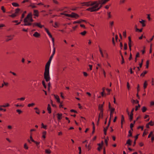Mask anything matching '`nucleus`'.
Here are the masks:
<instances>
[{
    "instance_id": "nucleus-1",
    "label": "nucleus",
    "mask_w": 154,
    "mask_h": 154,
    "mask_svg": "<svg viewBox=\"0 0 154 154\" xmlns=\"http://www.w3.org/2000/svg\"><path fill=\"white\" fill-rule=\"evenodd\" d=\"M55 47H54L53 54L50 57L49 60L46 63L45 67L44 77V78L45 79V81L47 82L49 81L50 79L49 74V67L51 60L55 53Z\"/></svg>"
},
{
    "instance_id": "nucleus-2",
    "label": "nucleus",
    "mask_w": 154,
    "mask_h": 154,
    "mask_svg": "<svg viewBox=\"0 0 154 154\" xmlns=\"http://www.w3.org/2000/svg\"><path fill=\"white\" fill-rule=\"evenodd\" d=\"M55 47H54L53 54L50 57L49 60L46 63L45 67L44 77V78L45 79V81L47 82L49 81L50 79L49 74V67L51 60L55 53Z\"/></svg>"
},
{
    "instance_id": "nucleus-3",
    "label": "nucleus",
    "mask_w": 154,
    "mask_h": 154,
    "mask_svg": "<svg viewBox=\"0 0 154 154\" xmlns=\"http://www.w3.org/2000/svg\"><path fill=\"white\" fill-rule=\"evenodd\" d=\"M103 0H98L95 1L94 5L86 9V11L91 12H95L100 9L103 4H102L101 2Z\"/></svg>"
},
{
    "instance_id": "nucleus-4",
    "label": "nucleus",
    "mask_w": 154,
    "mask_h": 154,
    "mask_svg": "<svg viewBox=\"0 0 154 154\" xmlns=\"http://www.w3.org/2000/svg\"><path fill=\"white\" fill-rule=\"evenodd\" d=\"M32 12H30L28 14L26 17L23 20L24 24L23 25L24 26H29L28 25L26 24L29 23H31L34 21L32 18Z\"/></svg>"
},
{
    "instance_id": "nucleus-5",
    "label": "nucleus",
    "mask_w": 154,
    "mask_h": 154,
    "mask_svg": "<svg viewBox=\"0 0 154 154\" xmlns=\"http://www.w3.org/2000/svg\"><path fill=\"white\" fill-rule=\"evenodd\" d=\"M60 14L61 15H64L66 16L70 17L72 18H75L76 19L79 17V15L78 14L74 12H72L71 14H66L64 13H60Z\"/></svg>"
},
{
    "instance_id": "nucleus-6",
    "label": "nucleus",
    "mask_w": 154,
    "mask_h": 154,
    "mask_svg": "<svg viewBox=\"0 0 154 154\" xmlns=\"http://www.w3.org/2000/svg\"><path fill=\"white\" fill-rule=\"evenodd\" d=\"M29 26L32 25L33 27H35V26H37L40 28H42L44 26V25H42L40 23H29L26 24Z\"/></svg>"
},
{
    "instance_id": "nucleus-7",
    "label": "nucleus",
    "mask_w": 154,
    "mask_h": 154,
    "mask_svg": "<svg viewBox=\"0 0 154 154\" xmlns=\"http://www.w3.org/2000/svg\"><path fill=\"white\" fill-rule=\"evenodd\" d=\"M20 11V9L19 8H17L15 10V12L14 13L12 14L11 15H9V16L12 17L14 18L15 17L19 15V13Z\"/></svg>"
},
{
    "instance_id": "nucleus-8",
    "label": "nucleus",
    "mask_w": 154,
    "mask_h": 154,
    "mask_svg": "<svg viewBox=\"0 0 154 154\" xmlns=\"http://www.w3.org/2000/svg\"><path fill=\"white\" fill-rule=\"evenodd\" d=\"M98 110L100 111V112L99 114V115L100 116L101 115V118H103V105H101L100 104H99L98 106Z\"/></svg>"
},
{
    "instance_id": "nucleus-9",
    "label": "nucleus",
    "mask_w": 154,
    "mask_h": 154,
    "mask_svg": "<svg viewBox=\"0 0 154 154\" xmlns=\"http://www.w3.org/2000/svg\"><path fill=\"white\" fill-rule=\"evenodd\" d=\"M95 1H89L88 2H85L86 4V6L87 7H89V6H93L94 5V4H96L95 3Z\"/></svg>"
},
{
    "instance_id": "nucleus-10",
    "label": "nucleus",
    "mask_w": 154,
    "mask_h": 154,
    "mask_svg": "<svg viewBox=\"0 0 154 154\" xmlns=\"http://www.w3.org/2000/svg\"><path fill=\"white\" fill-rule=\"evenodd\" d=\"M128 45H129V50L131 51V47L132 46L131 45V38L130 36H129L128 37Z\"/></svg>"
},
{
    "instance_id": "nucleus-11",
    "label": "nucleus",
    "mask_w": 154,
    "mask_h": 154,
    "mask_svg": "<svg viewBox=\"0 0 154 154\" xmlns=\"http://www.w3.org/2000/svg\"><path fill=\"white\" fill-rule=\"evenodd\" d=\"M33 15L37 17L39 16V12L38 10H34L33 11Z\"/></svg>"
},
{
    "instance_id": "nucleus-12",
    "label": "nucleus",
    "mask_w": 154,
    "mask_h": 154,
    "mask_svg": "<svg viewBox=\"0 0 154 154\" xmlns=\"http://www.w3.org/2000/svg\"><path fill=\"white\" fill-rule=\"evenodd\" d=\"M33 36L35 38H38L40 37L41 35L39 33L36 32L33 34Z\"/></svg>"
},
{
    "instance_id": "nucleus-13",
    "label": "nucleus",
    "mask_w": 154,
    "mask_h": 154,
    "mask_svg": "<svg viewBox=\"0 0 154 154\" xmlns=\"http://www.w3.org/2000/svg\"><path fill=\"white\" fill-rule=\"evenodd\" d=\"M82 22H86V21L85 20H82V19H80L79 20H78L77 21H74L73 23L74 24H75L77 23H81Z\"/></svg>"
},
{
    "instance_id": "nucleus-14",
    "label": "nucleus",
    "mask_w": 154,
    "mask_h": 154,
    "mask_svg": "<svg viewBox=\"0 0 154 154\" xmlns=\"http://www.w3.org/2000/svg\"><path fill=\"white\" fill-rule=\"evenodd\" d=\"M57 119L60 121L61 120L62 118V113H58L57 114Z\"/></svg>"
},
{
    "instance_id": "nucleus-15",
    "label": "nucleus",
    "mask_w": 154,
    "mask_h": 154,
    "mask_svg": "<svg viewBox=\"0 0 154 154\" xmlns=\"http://www.w3.org/2000/svg\"><path fill=\"white\" fill-rule=\"evenodd\" d=\"M32 84L34 86H36L37 85H38V83L37 81L36 80H33L32 82Z\"/></svg>"
},
{
    "instance_id": "nucleus-16",
    "label": "nucleus",
    "mask_w": 154,
    "mask_h": 154,
    "mask_svg": "<svg viewBox=\"0 0 154 154\" xmlns=\"http://www.w3.org/2000/svg\"><path fill=\"white\" fill-rule=\"evenodd\" d=\"M145 20H142L141 21H140L139 22L142 24V26L143 27H144L146 26V24L145 23Z\"/></svg>"
},
{
    "instance_id": "nucleus-17",
    "label": "nucleus",
    "mask_w": 154,
    "mask_h": 154,
    "mask_svg": "<svg viewBox=\"0 0 154 154\" xmlns=\"http://www.w3.org/2000/svg\"><path fill=\"white\" fill-rule=\"evenodd\" d=\"M47 110L49 113L50 114L51 112V106L49 104H48L47 107Z\"/></svg>"
},
{
    "instance_id": "nucleus-18",
    "label": "nucleus",
    "mask_w": 154,
    "mask_h": 154,
    "mask_svg": "<svg viewBox=\"0 0 154 154\" xmlns=\"http://www.w3.org/2000/svg\"><path fill=\"white\" fill-rule=\"evenodd\" d=\"M54 97L57 100V103H60V99L59 96L57 95H54Z\"/></svg>"
},
{
    "instance_id": "nucleus-19",
    "label": "nucleus",
    "mask_w": 154,
    "mask_h": 154,
    "mask_svg": "<svg viewBox=\"0 0 154 154\" xmlns=\"http://www.w3.org/2000/svg\"><path fill=\"white\" fill-rule=\"evenodd\" d=\"M143 59H142L141 60V62L140 63H139V67H137V68L138 69V71H140V68H141L142 66L143 63Z\"/></svg>"
},
{
    "instance_id": "nucleus-20",
    "label": "nucleus",
    "mask_w": 154,
    "mask_h": 154,
    "mask_svg": "<svg viewBox=\"0 0 154 154\" xmlns=\"http://www.w3.org/2000/svg\"><path fill=\"white\" fill-rule=\"evenodd\" d=\"M115 110V109L113 108H111L110 110V117H112V115L113 113L114 112V111Z\"/></svg>"
},
{
    "instance_id": "nucleus-21",
    "label": "nucleus",
    "mask_w": 154,
    "mask_h": 154,
    "mask_svg": "<svg viewBox=\"0 0 154 154\" xmlns=\"http://www.w3.org/2000/svg\"><path fill=\"white\" fill-rule=\"evenodd\" d=\"M131 140L130 139H129L127 140L126 144H128V145L131 146Z\"/></svg>"
},
{
    "instance_id": "nucleus-22",
    "label": "nucleus",
    "mask_w": 154,
    "mask_h": 154,
    "mask_svg": "<svg viewBox=\"0 0 154 154\" xmlns=\"http://www.w3.org/2000/svg\"><path fill=\"white\" fill-rule=\"evenodd\" d=\"M10 106V104L8 103H7L5 104V105H0L1 107H9Z\"/></svg>"
},
{
    "instance_id": "nucleus-23",
    "label": "nucleus",
    "mask_w": 154,
    "mask_h": 154,
    "mask_svg": "<svg viewBox=\"0 0 154 154\" xmlns=\"http://www.w3.org/2000/svg\"><path fill=\"white\" fill-rule=\"evenodd\" d=\"M147 85L148 84L146 81H145L143 84V88L144 89H145L146 88Z\"/></svg>"
},
{
    "instance_id": "nucleus-24",
    "label": "nucleus",
    "mask_w": 154,
    "mask_h": 154,
    "mask_svg": "<svg viewBox=\"0 0 154 154\" xmlns=\"http://www.w3.org/2000/svg\"><path fill=\"white\" fill-rule=\"evenodd\" d=\"M34 109L36 110L35 112L38 114H40V110L37 107H35Z\"/></svg>"
},
{
    "instance_id": "nucleus-25",
    "label": "nucleus",
    "mask_w": 154,
    "mask_h": 154,
    "mask_svg": "<svg viewBox=\"0 0 154 154\" xmlns=\"http://www.w3.org/2000/svg\"><path fill=\"white\" fill-rule=\"evenodd\" d=\"M42 137L44 139H45L46 137V131H44L42 133Z\"/></svg>"
},
{
    "instance_id": "nucleus-26",
    "label": "nucleus",
    "mask_w": 154,
    "mask_h": 154,
    "mask_svg": "<svg viewBox=\"0 0 154 154\" xmlns=\"http://www.w3.org/2000/svg\"><path fill=\"white\" fill-rule=\"evenodd\" d=\"M147 73V71H145L141 73V74L140 75V76H142L143 77Z\"/></svg>"
},
{
    "instance_id": "nucleus-27",
    "label": "nucleus",
    "mask_w": 154,
    "mask_h": 154,
    "mask_svg": "<svg viewBox=\"0 0 154 154\" xmlns=\"http://www.w3.org/2000/svg\"><path fill=\"white\" fill-rule=\"evenodd\" d=\"M12 5L14 7H19V5L17 3L13 2L12 3Z\"/></svg>"
},
{
    "instance_id": "nucleus-28",
    "label": "nucleus",
    "mask_w": 154,
    "mask_h": 154,
    "mask_svg": "<svg viewBox=\"0 0 154 154\" xmlns=\"http://www.w3.org/2000/svg\"><path fill=\"white\" fill-rule=\"evenodd\" d=\"M99 51H100V54L101 55V56L102 57H104V55H103V52L102 51V49L99 46Z\"/></svg>"
},
{
    "instance_id": "nucleus-29",
    "label": "nucleus",
    "mask_w": 154,
    "mask_h": 154,
    "mask_svg": "<svg viewBox=\"0 0 154 154\" xmlns=\"http://www.w3.org/2000/svg\"><path fill=\"white\" fill-rule=\"evenodd\" d=\"M85 147L86 148L88 149V150H90L91 148V147L90 146V145L89 144L88 145H87V144H86L85 145Z\"/></svg>"
},
{
    "instance_id": "nucleus-30",
    "label": "nucleus",
    "mask_w": 154,
    "mask_h": 154,
    "mask_svg": "<svg viewBox=\"0 0 154 154\" xmlns=\"http://www.w3.org/2000/svg\"><path fill=\"white\" fill-rule=\"evenodd\" d=\"M142 110L143 112H144L147 110V108L146 107L144 106L142 108Z\"/></svg>"
},
{
    "instance_id": "nucleus-31",
    "label": "nucleus",
    "mask_w": 154,
    "mask_h": 154,
    "mask_svg": "<svg viewBox=\"0 0 154 154\" xmlns=\"http://www.w3.org/2000/svg\"><path fill=\"white\" fill-rule=\"evenodd\" d=\"M45 152L46 153L50 154L51 153V151L50 149H47L45 150Z\"/></svg>"
},
{
    "instance_id": "nucleus-32",
    "label": "nucleus",
    "mask_w": 154,
    "mask_h": 154,
    "mask_svg": "<svg viewBox=\"0 0 154 154\" xmlns=\"http://www.w3.org/2000/svg\"><path fill=\"white\" fill-rule=\"evenodd\" d=\"M125 122L124 117L123 115L121 116V124H123V122Z\"/></svg>"
},
{
    "instance_id": "nucleus-33",
    "label": "nucleus",
    "mask_w": 154,
    "mask_h": 154,
    "mask_svg": "<svg viewBox=\"0 0 154 154\" xmlns=\"http://www.w3.org/2000/svg\"><path fill=\"white\" fill-rule=\"evenodd\" d=\"M24 148L26 149L27 150L29 149V147L27 146L26 143H25L24 145Z\"/></svg>"
},
{
    "instance_id": "nucleus-34",
    "label": "nucleus",
    "mask_w": 154,
    "mask_h": 154,
    "mask_svg": "<svg viewBox=\"0 0 154 154\" xmlns=\"http://www.w3.org/2000/svg\"><path fill=\"white\" fill-rule=\"evenodd\" d=\"M128 133H129V134H128V137H131L132 136V132L131 131V130H130L129 131Z\"/></svg>"
},
{
    "instance_id": "nucleus-35",
    "label": "nucleus",
    "mask_w": 154,
    "mask_h": 154,
    "mask_svg": "<svg viewBox=\"0 0 154 154\" xmlns=\"http://www.w3.org/2000/svg\"><path fill=\"white\" fill-rule=\"evenodd\" d=\"M7 37L10 38H9V39H8V38H6V41L7 42L9 41V40H11L12 39V38L11 35L8 36Z\"/></svg>"
},
{
    "instance_id": "nucleus-36",
    "label": "nucleus",
    "mask_w": 154,
    "mask_h": 154,
    "mask_svg": "<svg viewBox=\"0 0 154 154\" xmlns=\"http://www.w3.org/2000/svg\"><path fill=\"white\" fill-rule=\"evenodd\" d=\"M35 105V104L34 103H29L28 104L27 106L28 107H30L31 106H33Z\"/></svg>"
},
{
    "instance_id": "nucleus-37",
    "label": "nucleus",
    "mask_w": 154,
    "mask_h": 154,
    "mask_svg": "<svg viewBox=\"0 0 154 154\" xmlns=\"http://www.w3.org/2000/svg\"><path fill=\"white\" fill-rule=\"evenodd\" d=\"M148 124H149L151 126H152L154 125V122H152V121H151L148 123Z\"/></svg>"
},
{
    "instance_id": "nucleus-38",
    "label": "nucleus",
    "mask_w": 154,
    "mask_h": 154,
    "mask_svg": "<svg viewBox=\"0 0 154 154\" xmlns=\"http://www.w3.org/2000/svg\"><path fill=\"white\" fill-rule=\"evenodd\" d=\"M87 33L86 31H84L83 32H81L80 34L83 36H84Z\"/></svg>"
},
{
    "instance_id": "nucleus-39",
    "label": "nucleus",
    "mask_w": 154,
    "mask_h": 154,
    "mask_svg": "<svg viewBox=\"0 0 154 154\" xmlns=\"http://www.w3.org/2000/svg\"><path fill=\"white\" fill-rule=\"evenodd\" d=\"M133 115L132 114H130V116H129V119L130 121L131 122V121H132L133 119Z\"/></svg>"
},
{
    "instance_id": "nucleus-40",
    "label": "nucleus",
    "mask_w": 154,
    "mask_h": 154,
    "mask_svg": "<svg viewBox=\"0 0 154 154\" xmlns=\"http://www.w3.org/2000/svg\"><path fill=\"white\" fill-rule=\"evenodd\" d=\"M42 84L43 85V86L44 88L46 89V86L45 85V82L44 80H42Z\"/></svg>"
},
{
    "instance_id": "nucleus-41",
    "label": "nucleus",
    "mask_w": 154,
    "mask_h": 154,
    "mask_svg": "<svg viewBox=\"0 0 154 154\" xmlns=\"http://www.w3.org/2000/svg\"><path fill=\"white\" fill-rule=\"evenodd\" d=\"M149 65V60H147L146 61V68L147 69H148V68Z\"/></svg>"
},
{
    "instance_id": "nucleus-42",
    "label": "nucleus",
    "mask_w": 154,
    "mask_h": 154,
    "mask_svg": "<svg viewBox=\"0 0 154 154\" xmlns=\"http://www.w3.org/2000/svg\"><path fill=\"white\" fill-rule=\"evenodd\" d=\"M109 140V137H107V139H105V142L106 144V146H108V141L107 140Z\"/></svg>"
},
{
    "instance_id": "nucleus-43",
    "label": "nucleus",
    "mask_w": 154,
    "mask_h": 154,
    "mask_svg": "<svg viewBox=\"0 0 154 154\" xmlns=\"http://www.w3.org/2000/svg\"><path fill=\"white\" fill-rule=\"evenodd\" d=\"M16 112L18 113L19 114H21L23 112L20 109H17L16 110Z\"/></svg>"
},
{
    "instance_id": "nucleus-44",
    "label": "nucleus",
    "mask_w": 154,
    "mask_h": 154,
    "mask_svg": "<svg viewBox=\"0 0 154 154\" xmlns=\"http://www.w3.org/2000/svg\"><path fill=\"white\" fill-rule=\"evenodd\" d=\"M131 102L133 103H138L139 102V101L138 100H137L136 101H135V100L133 99H132L131 100Z\"/></svg>"
},
{
    "instance_id": "nucleus-45",
    "label": "nucleus",
    "mask_w": 154,
    "mask_h": 154,
    "mask_svg": "<svg viewBox=\"0 0 154 154\" xmlns=\"http://www.w3.org/2000/svg\"><path fill=\"white\" fill-rule=\"evenodd\" d=\"M121 57H122V61H121V64H122L125 63V61H124V58L123 56H122Z\"/></svg>"
},
{
    "instance_id": "nucleus-46",
    "label": "nucleus",
    "mask_w": 154,
    "mask_h": 154,
    "mask_svg": "<svg viewBox=\"0 0 154 154\" xmlns=\"http://www.w3.org/2000/svg\"><path fill=\"white\" fill-rule=\"evenodd\" d=\"M127 44L126 43H124V49L125 50H126L127 49Z\"/></svg>"
},
{
    "instance_id": "nucleus-47",
    "label": "nucleus",
    "mask_w": 154,
    "mask_h": 154,
    "mask_svg": "<svg viewBox=\"0 0 154 154\" xmlns=\"http://www.w3.org/2000/svg\"><path fill=\"white\" fill-rule=\"evenodd\" d=\"M41 125L42 126V127L45 129H46L47 128V126L46 125H44L43 123H42L41 124Z\"/></svg>"
},
{
    "instance_id": "nucleus-48",
    "label": "nucleus",
    "mask_w": 154,
    "mask_h": 154,
    "mask_svg": "<svg viewBox=\"0 0 154 154\" xmlns=\"http://www.w3.org/2000/svg\"><path fill=\"white\" fill-rule=\"evenodd\" d=\"M1 10L3 11V13L5 12V9L3 6H2L1 8Z\"/></svg>"
},
{
    "instance_id": "nucleus-49",
    "label": "nucleus",
    "mask_w": 154,
    "mask_h": 154,
    "mask_svg": "<svg viewBox=\"0 0 154 154\" xmlns=\"http://www.w3.org/2000/svg\"><path fill=\"white\" fill-rule=\"evenodd\" d=\"M33 142L35 143L36 144L37 146H38V145H39L40 143V142H37L35 140Z\"/></svg>"
},
{
    "instance_id": "nucleus-50",
    "label": "nucleus",
    "mask_w": 154,
    "mask_h": 154,
    "mask_svg": "<svg viewBox=\"0 0 154 154\" xmlns=\"http://www.w3.org/2000/svg\"><path fill=\"white\" fill-rule=\"evenodd\" d=\"M107 14L108 15V18H110L111 17V12H107Z\"/></svg>"
},
{
    "instance_id": "nucleus-51",
    "label": "nucleus",
    "mask_w": 154,
    "mask_h": 154,
    "mask_svg": "<svg viewBox=\"0 0 154 154\" xmlns=\"http://www.w3.org/2000/svg\"><path fill=\"white\" fill-rule=\"evenodd\" d=\"M140 106L139 104H138L137 106H135V111H137L138 110V108H140Z\"/></svg>"
},
{
    "instance_id": "nucleus-52",
    "label": "nucleus",
    "mask_w": 154,
    "mask_h": 154,
    "mask_svg": "<svg viewBox=\"0 0 154 154\" xmlns=\"http://www.w3.org/2000/svg\"><path fill=\"white\" fill-rule=\"evenodd\" d=\"M125 0H120V1L119 2V4L120 5L123 4L125 3Z\"/></svg>"
},
{
    "instance_id": "nucleus-53",
    "label": "nucleus",
    "mask_w": 154,
    "mask_h": 154,
    "mask_svg": "<svg viewBox=\"0 0 154 154\" xmlns=\"http://www.w3.org/2000/svg\"><path fill=\"white\" fill-rule=\"evenodd\" d=\"M127 88H128V90H130V86L129 84V83H128V82H127Z\"/></svg>"
},
{
    "instance_id": "nucleus-54",
    "label": "nucleus",
    "mask_w": 154,
    "mask_h": 154,
    "mask_svg": "<svg viewBox=\"0 0 154 154\" xmlns=\"http://www.w3.org/2000/svg\"><path fill=\"white\" fill-rule=\"evenodd\" d=\"M30 140H31V141L33 142L34 140L33 139V138H32V133H31V134H30Z\"/></svg>"
},
{
    "instance_id": "nucleus-55",
    "label": "nucleus",
    "mask_w": 154,
    "mask_h": 154,
    "mask_svg": "<svg viewBox=\"0 0 154 154\" xmlns=\"http://www.w3.org/2000/svg\"><path fill=\"white\" fill-rule=\"evenodd\" d=\"M142 29H143L142 28L141 29H139L137 28H136V31H139V32H141L142 31Z\"/></svg>"
},
{
    "instance_id": "nucleus-56",
    "label": "nucleus",
    "mask_w": 154,
    "mask_h": 154,
    "mask_svg": "<svg viewBox=\"0 0 154 154\" xmlns=\"http://www.w3.org/2000/svg\"><path fill=\"white\" fill-rule=\"evenodd\" d=\"M134 127V124L132 123H131L130 125V127L131 129H132V131H133V128Z\"/></svg>"
},
{
    "instance_id": "nucleus-57",
    "label": "nucleus",
    "mask_w": 154,
    "mask_h": 154,
    "mask_svg": "<svg viewBox=\"0 0 154 154\" xmlns=\"http://www.w3.org/2000/svg\"><path fill=\"white\" fill-rule=\"evenodd\" d=\"M106 90L108 92V93L107 94V95H109L110 94V92L111 91V89H109L108 88H106Z\"/></svg>"
},
{
    "instance_id": "nucleus-58",
    "label": "nucleus",
    "mask_w": 154,
    "mask_h": 154,
    "mask_svg": "<svg viewBox=\"0 0 154 154\" xmlns=\"http://www.w3.org/2000/svg\"><path fill=\"white\" fill-rule=\"evenodd\" d=\"M45 31H46V32H47V34H49L50 33V32H49V30H48V29L46 28H45Z\"/></svg>"
},
{
    "instance_id": "nucleus-59",
    "label": "nucleus",
    "mask_w": 154,
    "mask_h": 154,
    "mask_svg": "<svg viewBox=\"0 0 154 154\" xmlns=\"http://www.w3.org/2000/svg\"><path fill=\"white\" fill-rule=\"evenodd\" d=\"M140 57V53L139 52H138L136 54L135 56V57L136 58L139 57Z\"/></svg>"
},
{
    "instance_id": "nucleus-60",
    "label": "nucleus",
    "mask_w": 154,
    "mask_h": 154,
    "mask_svg": "<svg viewBox=\"0 0 154 154\" xmlns=\"http://www.w3.org/2000/svg\"><path fill=\"white\" fill-rule=\"evenodd\" d=\"M132 58V55L131 52L130 53V56L129 57L128 59L129 60H131Z\"/></svg>"
},
{
    "instance_id": "nucleus-61",
    "label": "nucleus",
    "mask_w": 154,
    "mask_h": 154,
    "mask_svg": "<svg viewBox=\"0 0 154 154\" xmlns=\"http://www.w3.org/2000/svg\"><path fill=\"white\" fill-rule=\"evenodd\" d=\"M140 85L139 84L137 85V91L138 93L139 91H140Z\"/></svg>"
},
{
    "instance_id": "nucleus-62",
    "label": "nucleus",
    "mask_w": 154,
    "mask_h": 154,
    "mask_svg": "<svg viewBox=\"0 0 154 154\" xmlns=\"http://www.w3.org/2000/svg\"><path fill=\"white\" fill-rule=\"evenodd\" d=\"M52 1L54 3L56 4H58L59 3L56 0H52Z\"/></svg>"
},
{
    "instance_id": "nucleus-63",
    "label": "nucleus",
    "mask_w": 154,
    "mask_h": 154,
    "mask_svg": "<svg viewBox=\"0 0 154 154\" xmlns=\"http://www.w3.org/2000/svg\"><path fill=\"white\" fill-rule=\"evenodd\" d=\"M70 111L71 112H74L75 113H78L77 111L76 110H74V109H72L70 110Z\"/></svg>"
},
{
    "instance_id": "nucleus-64",
    "label": "nucleus",
    "mask_w": 154,
    "mask_h": 154,
    "mask_svg": "<svg viewBox=\"0 0 154 154\" xmlns=\"http://www.w3.org/2000/svg\"><path fill=\"white\" fill-rule=\"evenodd\" d=\"M139 145L140 146H142L144 145V144L143 142H140L139 143Z\"/></svg>"
}]
</instances>
